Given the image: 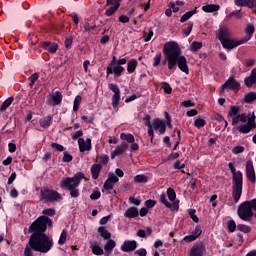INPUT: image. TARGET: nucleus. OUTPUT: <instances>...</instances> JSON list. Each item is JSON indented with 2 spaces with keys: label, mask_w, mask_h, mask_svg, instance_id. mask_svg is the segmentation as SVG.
<instances>
[{
  "label": "nucleus",
  "mask_w": 256,
  "mask_h": 256,
  "mask_svg": "<svg viewBox=\"0 0 256 256\" xmlns=\"http://www.w3.org/2000/svg\"><path fill=\"white\" fill-rule=\"evenodd\" d=\"M124 217H126V219H137V217H139V209L135 206L129 207L125 211Z\"/></svg>",
  "instance_id": "23"
},
{
  "label": "nucleus",
  "mask_w": 256,
  "mask_h": 256,
  "mask_svg": "<svg viewBox=\"0 0 256 256\" xmlns=\"http://www.w3.org/2000/svg\"><path fill=\"white\" fill-rule=\"evenodd\" d=\"M138 62L136 59L132 58L127 62V72L131 75V73H135L137 69Z\"/></svg>",
  "instance_id": "30"
},
{
  "label": "nucleus",
  "mask_w": 256,
  "mask_h": 256,
  "mask_svg": "<svg viewBox=\"0 0 256 256\" xmlns=\"http://www.w3.org/2000/svg\"><path fill=\"white\" fill-rule=\"evenodd\" d=\"M118 61L119 60H117V56L112 57V60L110 61V63L108 64V66L106 68V77H109V75L115 74V72H113V70L115 69V67H117Z\"/></svg>",
  "instance_id": "25"
},
{
  "label": "nucleus",
  "mask_w": 256,
  "mask_h": 256,
  "mask_svg": "<svg viewBox=\"0 0 256 256\" xmlns=\"http://www.w3.org/2000/svg\"><path fill=\"white\" fill-rule=\"evenodd\" d=\"M65 241H67V230L64 229L60 234L58 244L65 245Z\"/></svg>",
  "instance_id": "50"
},
{
  "label": "nucleus",
  "mask_w": 256,
  "mask_h": 256,
  "mask_svg": "<svg viewBox=\"0 0 256 256\" xmlns=\"http://www.w3.org/2000/svg\"><path fill=\"white\" fill-rule=\"evenodd\" d=\"M38 79H39V73L37 72H35L28 78V81L30 82L29 87H31V89H33V85H35Z\"/></svg>",
  "instance_id": "46"
},
{
  "label": "nucleus",
  "mask_w": 256,
  "mask_h": 256,
  "mask_svg": "<svg viewBox=\"0 0 256 256\" xmlns=\"http://www.w3.org/2000/svg\"><path fill=\"white\" fill-rule=\"evenodd\" d=\"M159 202L162 203V205L166 206L167 209H170L171 211L179 210V204H172L171 202H169V200H167V194H165V192H163L160 195Z\"/></svg>",
  "instance_id": "20"
},
{
  "label": "nucleus",
  "mask_w": 256,
  "mask_h": 256,
  "mask_svg": "<svg viewBox=\"0 0 256 256\" xmlns=\"http://www.w3.org/2000/svg\"><path fill=\"white\" fill-rule=\"evenodd\" d=\"M47 101L52 107H57L63 103V94L60 91H56L52 96H47Z\"/></svg>",
  "instance_id": "14"
},
{
  "label": "nucleus",
  "mask_w": 256,
  "mask_h": 256,
  "mask_svg": "<svg viewBox=\"0 0 256 256\" xmlns=\"http://www.w3.org/2000/svg\"><path fill=\"white\" fill-rule=\"evenodd\" d=\"M221 89L222 93L225 91V89H228L229 91H239V89H241V84L237 82L235 78L230 77L226 83L222 84Z\"/></svg>",
  "instance_id": "12"
},
{
  "label": "nucleus",
  "mask_w": 256,
  "mask_h": 256,
  "mask_svg": "<svg viewBox=\"0 0 256 256\" xmlns=\"http://www.w3.org/2000/svg\"><path fill=\"white\" fill-rule=\"evenodd\" d=\"M53 124V116L48 115L39 120V125L42 127V129H47L48 127H51Z\"/></svg>",
  "instance_id": "26"
},
{
  "label": "nucleus",
  "mask_w": 256,
  "mask_h": 256,
  "mask_svg": "<svg viewBox=\"0 0 256 256\" xmlns=\"http://www.w3.org/2000/svg\"><path fill=\"white\" fill-rule=\"evenodd\" d=\"M219 9H221V7L217 4H207L202 7V11H204V13H215L219 11Z\"/></svg>",
  "instance_id": "29"
},
{
  "label": "nucleus",
  "mask_w": 256,
  "mask_h": 256,
  "mask_svg": "<svg viewBox=\"0 0 256 256\" xmlns=\"http://www.w3.org/2000/svg\"><path fill=\"white\" fill-rule=\"evenodd\" d=\"M97 233L104 239V241L111 239V232H109L105 226L98 227Z\"/></svg>",
  "instance_id": "27"
},
{
  "label": "nucleus",
  "mask_w": 256,
  "mask_h": 256,
  "mask_svg": "<svg viewBox=\"0 0 256 256\" xmlns=\"http://www.w3.org/2000/svg\"><path fill=\"white\" fill-rule=\"evenodd\" d=\"M226 225H227L228 233H235L237 229V223L235 222V220H229Z\"/></svg>",
  "instance_id": "41"
},
{
  "label": "nucleus",
  "mask_w": 256,
  "mask_h": 256,
  "mask_svg": "<svg viewBox=\"0 0 256 256\" xmlns=\"http://www.w3.org/2000/svg\"><path fill=\"white\" fill-rule=\"evenodd\" d=\"M255 83H256V81L254 80V78H251V76L244 78V84L248 88L253 87V85H255Z\"/></svg>",
  "instance_id": "53"
},
{
  "label": "nucleus",
  "mask_w": 256,
  "mask_h": 256,
  "mask_svg": "<svg viewBox=\"0 0 256 256\" xmlns=\"http://www.w3.org/2000/svg\"><path fill=\"white\" fill-rule=\"evenodd\" d=\"M195 213H197V210L188 209V215H189L190 219H192V221H194V223H199V217H197V215H195Z\"/></svg>",
  "instance_id": "49"
},
{
  "label": "nucleus",
  "mask_w": 256,
  "mask_h": 256,
  "mask_svg": "<svg viewBox=\"0 0 256 256\" xmlns=\"http://www.w3.org/2000/svg\"><path fill=\"white\" fill-rule=\"evenodd\" d=\"M48 227H53V220L47 216L38 217L29 227V233H45Z\"/></svg>",
  "instance_id": "6"
},
{
  "label": "nucleus",
  "mask_w": 256,
  "mask_h": 256,
  "mask_svg": "<svg viewBox=\"0 0 256 256\" xmlns=\"http://www.w3.org/2000/svg\"><path fill=\"white\" fill-rule=\"evenodd\" d=\"M253 101H256V92L253 91L246 93L242 99V103H253Z\"/></svg>",
  "instance_id": "31"
},
{
  "label": "nucleus",
  "mask_w": 256,
  "mask_h": 256,
  "mask_svg": "<svg viewBox=\"0 0 256 256\" xmlns=\"http://www.w3.org/2000/svg\"><path fill=\"white\" fill-rule=\"evenodd\" d=\"M162 89L166 95L173 93V88H171V85L167 82H162Z\"/></svg>",
  "instance_id": "47"
},
{
  "label": "nucleus",
  "mask_w": 256,
  "mask_h": 256,
  "mask_svg": "<svg viewBox=\"0 0 256 256\" xmlns=\"http://www.w3.org/2000/svg\"><path fill=\"white\" fill-rule=\"evenodd\" d=\"M41 201L43 203H59V201L63 200V196L61 193L53 190L47 186H44L40 191Z\"/></svg>",
  "instance_id": "7"
},
{
  "label": "nucleus",
  "mask_w": 256,
  "mask_h": 256,
  "mask_svg": "<svg viewBox=\"0 0 256 256\" xmlns=\"http://www.w3.org/2000/svg\"><path fill=\"white\" fill-rule=\"evenodd\" d=\"M229 37H231V32H229L227 28H220L216 31V39H218L220 43H223Z\"/></svg>",
  "instance_id": "22"
},
{
  "label": "nucleus",
  "mask_w": 256,
  "mask_h": 256,
  "mask_svg": "<svg viewBox=\"0 0 256 256\" xmlns=\"http://www.w3.org/2000/svg\"><path fill=\"white\" fill-rule=\"evenodd\" d=\"M191 31H193V22H189L187 27L183 29V35L189 37V35H191Z\"/></svg>",
  "instance_id": "54"
},
{
  "label": "nucleus",
  "mask_w": 256,
  "mask_h": 256,
  "mask_svg": "<svg viewBox=\"0 0 256 256\" xmlns=\"http://www.w3.org/2000/svg\"><path fill=\"white\" fill-rule=\"evenodd\" d=\"M127 64V58H121L118 60L116 67H114L113 72H114V77L117 79L125 73V68L123 65Z\"/></svg>",
  "instance_id": "18"
},
{
  "label": "nucleus",
  "mask_w": 256,
  "mask_h": 256,
  "mask_svg": "<svg viewBox=\"0 0 256 256\" xmlns=\"http://www.w3.org/2000/svg\"><path fill=\"white\" fill-rule=\"evenodd\" d=\"M251 0H234L236 7H250Z\"/></svg>",
  "instance_id": "45"
},
{
  "label": "nucleus",
  "mask_w": 256,
  "mask_h": 256,
  "mask_svg": "<svg viewBox=\"0 0 256 256\" xmlns=\"http://www.w3.org/2000/svg\"><path fill=\"white\" fill-rule=\"evenodd\" d=\"M237 229L241 231V233H251V226L245 224H238Z\"/></svg>",
  "instance_id": "48"
},
{
  "label": "nucleus",
  "mask_w": 256,
  "mask_h": 256,
  "mask_svg": "<svg viewBox=\"0 0 256 256\" xmlns=\"http://www.w3.org/2000/svg\"><path fill=\"white\" fill-rule=\"evenodd\" d=\"M245 33L247 36L243 37L242 41H245V39H247V43V41H250L251 37H253V33H255V26L253 24H248L245 28Z\"/></svg>",
  "instance_id": "28"
},
{
  "label": "nucleus",
  "mask_w": 256,
  "mask_h": 256,
  "mask_svg": "<svg viewBox=\"0 0 256 256\" xmlns=\"http://www.w3.org/2000/svg\"><path fill=\"white\" fill-rule=\"evenodd\" d=\"M166 193L169 201H175L177 199V193L175 192V189L169 187Z\"/></svg>",
  "instance_id": "44"
},
{
  "label": "nucleus",
  "mask_w": 256,
  "mask_h": 256,
  "mask_svg": "<svg viewBox=\"0 0 256 256\" xmlns=\"http://www.w3.org/2000/svg\"><path fill=\"white\" fill-rule=\"evenodd\" d=\"M90 171H91L92 179L97 180L99 179V174L101 173V171H103V165L99 163H94L91 166Z\"/></svg>",
  "instance_id": "24"
},
{
  "label": "nucleus",
  "mask_w": 256,
  "mask_h": 256,
  "mask_svg": "<svg viewBox=\"0 0 256 256\" xmlns=\"http://www.w3.org/2000/svg\"><path fill=\"white\" fill-rule=\"evenodd\" d=\"M237 215L242 221L247 223L256 218V199L246 200L238 205Z\"/></svg>",
  "instance_id": "5"
},
{
  "label": "nucleus",
  "mask_w": 256,
  "mask_h": 256,
  "mask_svg": "<svg viewBox=\"0 0 256 256\" xmlns=\"http://www.w3.org/2000/svg\"><path fill=\"white\" fill-rule=\"evenodd\" d=\"M56 213L55 208H47L42 211V217H55Z\"/></svg>",
  "instance_id": "40"
},
{
  "label": "nucleus",
  "mask_w": 256,
  "mask_h": 256,
  "mask_svg": "<svg viewBox=\"0 0 256 256\" xmlns=\"http://www.w3.org/2000/svg\"><path fill=\"white\" fill-rule=\"evenodd\" d=\"M239 117H240V122L241 123H249V118L251 116V113H249V115H246L245 113H242V114H238Z\"/></svg>",
  "instance_id": "63"
},
{
  "label": "nucleus",
  "mask_w": 256,
  "mask_h": 256,
  "mask_svg": "<svg viewBox=\"0 0 256 256\" xmlns=\"http://www.w3.org/2000/svg\"><path fill=\"white\" fill-rule=\"evenodd\" d=\"M205 125H207V121L201 117H197L194 121V127H196V129H202Z\"/></svg>",
  "instance_id": "39"
},
{
  "label": "nucleus",
  "mask_w": 256,
  "mask_h": 256,
  "mask_svg": "<svg viewBox=\"0 0 256 256\" xmlns=\"http://www.w3.org/2000/svg\"><path fill=\"white\" fill-rule=\"evenodd\" d=\"M255 119V114H252V117H250L246 124H241L240 126L236 127L237 131H239V133H243L244 135L251 133L253 129H256Z\"/></svg>",
  "instance_id": "10"
},
{
  "label": "nucleus",
  "mask_w": 256,
  "mask_h": 256,
  "mask_svg": "<svg viewBox=\"0 0 256 256\" xmlns=\"http://www.w3.org/2000/svg\"><path fill=\"white\" fill-rule=\"evenodd\" d=\"M83 179H85V174L83 172H77L73 175V177L62 178L60 187L65 191H69L70 197L77 199V197L80 195L79 189H77V187L81 185V181H83Z\"/></svg>",
  "instance_id": "3"
},
{
  "label": "nucleus",
  "mask_w": 256,
  "mask_h": 256,
  "mask_svg": "<svg viewBox=\"0 0 256 256\" xmlns=\"http://www.w3.org/2000/svg\"><path fill=\"white\" fill-rule=\"evenodd\" d=\"M82 101H83V97L81 95H77L74 98V101H73V111L75 113H77V111H79V107H81V102Z\"/></svg>",
  "instance_id": "36"
},
{
  "label": "nucleus",
  "mask_w": 256,
  "mask_h": 256,
  "mask_svg": "<svg viewBox=\"0 0 256 256\" xmlns=\"http://www.w3.org/2000/svg\"><path fill=\"white\" fill-rule=\"evenodd\" d=\"M201 47H203L202 42L193 41L190 45V51H192V53H195V52L199 51V49H201Z\"/></svg>",
  "instance_id": "43"
},
{
  "label": "nucleus",
  "mask_w": 256,
  "mask_h": 256,
  "mask_svg": "<svg viewBox=\"0 0 256 256\" xmlns=\"http://www.w3.org/2000/svg\"><path fill=\"white\" fill-rule=\"evenodd\" d=\"M63 158L62 161L63 163H71V161H73V156L71 154H68L66 151L63 152Z\"/></svg>",
  "instance_id": "59"
},
{
  "label": "nucleus",
  "mask_w": 256,
  "mask_h": 256,
  "mask_svg": "<svg viewBox=\"0 0 256 256\" xmlns=\"http://www.w3.org/2000/svg\"><path fill=\"white\" fill-rule=\"evenodd\" d=\"M152 128L154 131H159L160 135H165V131H167V125L160 118L153 119Z\"/></svg>",
  "instance_id": "17"
},
{
  "label": "nucleus",
  "mask_w": 256,
  "mask_h": 256,
  "mask_svg": "<svg viewBox=\"0 0 256 256\" xmlns=\"http://www.w3.org/2000/svg\"><path fill=\"white\" fill-rule=\"evenodd\" d=\"M15 101V98L13 96L8 97L1 105L0 111H6V109H9L11 107V104Z\"/></svg>",
  "instance_id": "35"
},
{
  "label": "nucleus",
  "mask_w": 256,
  "mask_h": 256,
  "mask_svg": "<svg viewBox=\"0 0 256 256\" xmlns=\"http://www.w3.org/2000/svg\"><path fill=\"white\" fill-rule=\"evenodd\" d=\"M161 53H158L155 55L154 57V61H153V67H159V65H161Z\"/></svg>",
  "instance_id": "60"
},
{
  "label": "nucleus",
  "mask_w": 256,
  "mask_h": 256,
  "mask_svg": "<svg viewBox=\"0 0 256 256\" xmlns=\"http://www.w3.org/2000/svg\"><path fill=\"white\" fill-rule=\"evenodd\" d=\"M114 186H115V184L111 180L107 179L104 182L103 189L105 191H111V189H113Z\"/></svg>",
  "instance_id": "55"
},
{
  "label": "nucleus",
  "mask_w": 256,
  "mask_h": 256,
  "mask_svg": "<svg viewBox=\"0 0 256 256\" xmlns=\"http://www.w3.org/2000/svg\"><path fill=\"white\" fill-rule=\"evenodd\" d=\"M120 139L121 141H127V143H133L135 141V136H133V134L121 133Z\"/></svg>",
  "instance_id": "37"
},
{
  "label": "nucleus",
  "mask_w": 256,
  "mask_h": 256,
  "mask_svg": "<svg viewBox=\"0 0 256 256\" xmlns=\"http://www.w3.org/2000/svg\"><path fill=\"white\" fill-rule=\"evenodd\" d=\"M239 115V107L238 106H231L228 112V117H235Z\"/></svg>",
  "instance_id": "51"
},
{
  "label": "nucleus",
  "mask_w": 256,
  "mask_h": 256,
  "mask_svg": "<svg viewBox=\"0 0 256 256\" xmlns=\"http://www.w3.org/2000/svg\"><path fill=\"white\" fill-rule=\"evenodd\" d=\"M228 168L232 173V199L234 203H239L243 195V172L237 171L233 162L228 163Z\"/></svg>",
  "instance_id": "4"
},
{
  "label": "nucleus",
  "mask_w": 256,
  "mask_h": 256,
  "mask_svg": "<svg viewBox=\"0 0 256 256\" xmlns=\"http://www.w3.org/2000/svg\"><path fill=\"white\" fill-rule=\"evenodd\" d=\"M205 251V244L203 242H197L191 247L189 256H203Z\"/></svg>",
  "instance_id": "15"
},
{
  "label": "nucleus",
  "mask_w": 256,
  "mask_h": 256,
  "mask_svg": "<svg viewBox=\"0 0 256 256\" xmlns=\"http://www.w3.org/2000/svg\"><path fill=\"white\" fill-rule=\"evenodd\" d=\"M173 168L177 170L185 169V163L181 164V160H176L173 164Z\"/></svg>",
  "instance_id": "64"
},
{
  "label": "nucleus",
  "mask_w": 256,
  "mask_h": 256,
  "mask_svg": "<svg viewBox=\"0 0 256 256\" xmlns=\"http://www.w3.org/2000/svg\"><path fill=\"white\" fill-rule=\"evenodd\" d=\"M148 181H149V178L144 174H138L134 177L135 183H147Z\"/></svg>",
  "instance_id": "42"
},
{
  "label": "nucleus",
  "mask_w": 256,
  "mask_h": 256,
  "mask_svg": "<svg viewBox=\"0 0 256 256\" xmlns=\"http://www.w3.org/2000/svg\"><path fill=\"white\" fill-rule=\"evenodd\" d=\"M64 46H65V49L67 51L72 49V47H73V38H69V37L65 38Z\"/></svg>",
  "instance_id": "57"
},
{
  "label": "nucleus",
  "mask_w": 256,
  "mask_h": 256,
  "mask_svg": "<svg viewBox=\"0 0 256 256\" xmlns=\"http://www.w3.org/2000/svg\"><path fill=\"white\" fill-rule=\"evenodd\" d=\"M96 163L107 165V163H109V156L107 154H101L96 157Z\"/></svg>",
  "instance_id": "38"
},
{
  "label": "nucleus",
  "mask_w": 256,
  "mask_h": 256,
  "mask_svg": "<svg viewBox=\"0 0 256 256\" xmlns=\"http://www.w3.org/2000/svg\"><path fill=\"white\" fill-rule=\"evenodd\" d=\"M78 147L80 153H85V151H91V138H87L86 141L83 138L78 139Z\"/></svg>",
  "instance_id": "21"
},
{
  "label": "nucleus",
  "mask_w": 256,
  "mask_h": 256,
  "mask_svg": "<svg viewBox=\"0 0 256 256\" xmlns=\"http://www.w3.org/2000/svg\"><path fill=\"white\" fill-rule=\"evenodd\" d=\"M243 43H247V39L245 40H237L231 39L230 37L221 43L223 49H227L228 51H232L235 47H239V45H243Z\"/></svg>",
  "instance_id": "11"
},
{
  "label": "nucleus",
  "mask_w": 256,
  "mask_h": 256,
  "mask_svg": "<svg viewBox=\"0 0 256 256\" xmlns=\"http://www.w3.org/2000/svg\"><path fill=\"white\" fill-rule=\"evenodd\" d=\"M196 13H197V8L186 12L184 15L181 16L180 23H185V21H189V19L192 18L193 15H195Z\"/></svg>",
  "instance_id": "33"
},
{
  "label": "nucleus",
  "mask_w": 256,
  "mask_h": 256,
  "mask_svg": "<svg viewBox=\"0 0 256 256\" xmlns=\"http://www.w3.org/2000/svg\"><path fill=\"white\" fill-rule=\"evenodd\" d=\"M92 253L94 254V255H103V248H101V246H99V245H94L93 247H92Z\"/></svg>",
  "instance_id": "58"
},
{
  "label": "nucleus",
  "mask_w": 256,
  "mask_h": 256,
  "mask_svg": "<svg viewBox=\"0 0 256 256\" xmlns=\"http://www.w3.org/2000/svg\"><path fill=\"white\" fill-rule=\"evenodd\" d=\"M53 238L45 233H32L24 249V256H35L33 251L38 253H49L53 249Z\"/></svg>",
  "instance_id": "2"
},
{
  "label": "nucleus",
  "mask_w": 256,
  "mask_h": 256,
  "mask_svg": "<svg viewBox=\"0 0 256 256\" xmlns=\"http://www.w3.org/2000/svg\"><path fill=\"white\" fill-rule=\"evenodd\" d=\"M246 177L250 183L255 185L256 183V176H255V168L253 167V161L248 160L246 162Z\"/></svg>",
  "instance_id": "16"
},
{
  "label": "nucleus",
  "mask_w": 256,
  "mask_h": 256,
  "mask_svg": "<svg viewBox=\"0 0 256 256\" xmlns=\"http://www.w3.org/2000/svg\"><path fill=\"white\" fill-rule=\"evenodd\" d=\"M121 251L124 253H131L137 249V241L135 240H125L120 247Z\"/></svg>",
  "instance_id": "19"
},
{
  "label": "nucleus",
  "mask_w": 256,
  "mask_h": 256,
  "mask_svg": "<svg viewBox=\"0 0 256 256\" xmlns=\"http://www.w3.org/2000/svg\"><path fill=\"white\" fill-rule=\"evenodd\" d=\"M95 29H97V25H95V24L92 26H91V24H89V22H86L84 24L85 33H91V31H95Z\"/></svg>",
  "instance_id": "56"
},
{
  "label": "nucleus",
  "mask_w": 256,
  "mask_h": 256,
  "mask_svg": "<svg viewBox=\"0 0 256 256\" xmlns=\"http://www.w3.org/2000/svg\"><path fill=\"white\" fill-rule=\"evenodd\" d=\"M122 1L123 0H106V7L109 8L106 9L104 13L105 17H113V15L119 11Z\"/></svg>",
  "instance_id": "9"
},
{
  "label": "nucleus",
  "mask_w": 256,
  "mask_h": 256,
  "mask_svg": "<svg viewBox=\"0 0 256 256\" xmlns=\"http://www.w3.org/2000/svg\"><path fill=\"white\" fill-rule=\"evenodd\" d=\"M143 121H144V125H145L146 127H148V129L151 128V127H153V123H151V115L147 114V115L145 116V118L143 119Z\"/></svg>",
  "instance_id": "62"
},
{
  "label": "nucleus",
  "mask_w": 256,
  "mask_h": 256,
  "mask_svg": "<svg viewBox=\"0 0 256 256\" xmlns=\"http://www.w3.org/2000/svg\"><path fill=\"white\" fill-rule=\"evenodd\" d=\"M128 149H129V144L123 142L122 144L117 145L114 151L118 155H123V153H125Z\"/></svg>",
  "instance_id": "34"
},
{
  "label": "nucleus",
  "mask_w": 256,
  "mask_h": 256,
  "mask_svg": "<svg viewBox=\"0 0 256 256\" xmlns=\"http://www.w3.org/2000/svg\"><path fill=\"white\" fill-rule=\"evenodd\" d=\"M165 60L163 65H167L169 71H175L178 67L182 73L189 75V66L187 65V58L181 55V48L175 41L166 42L163 47Z\"/></svg>",
  "instance_id": "1"
},
{
  "label": "nucleus",
  "mask_w": 256,
  "mask_h": 256,
  "mask_svg": "<svg viewBox=\"0 0 256 256\" xmlns=\"http://www.w3.org/2000/svg\"><path fill=\"white\" fill-rule=\"evenodd\" d=\"M39 47H41V49H44V51H48V53H50L51 55L57 53L59 49V45L51 41H42L40 42Z\"/></svg>",
  "instance_id": "13"
},
{
  "label": "nucleus",
  "mask_w": 256,
  "mask_h": 256,
  "mask_svg": "<svg viewBox=\"0 0 256 256\" xmlns=\"http://www.w3.org/2000/svg\"><path fill=\"white\" fill-rule=\"evenodd\" d=\"M114 247H117V242L110 238L104 246V251H106V253H112Z\"/></svg>",
  "instance_id": "32"
},
{
  "label": "nucleus",
  "mask_w": 256,
  "mask_h": 256,
  "mask_svg": "<svg viewBox=\"0 0 256 256\" xmlns=\"http://www.w3.org/2000/svg\"><path fill=\"white\" fill-rule=\"evenodd\" d=\"M51 147L52 149H54V151H60V152L65 151V147L59 143H52Z\"/></svg>",
  "instance_id": "61"
},
{
  "label": "nucleus",
  "mask_w": 256,
  "mask_h": 256,
  "mask_svg": "<svg viewBox=\"0 0 256 256\" xmlns=\"http://www.w3.org/2000/svg\"><path fill=\"white\" fill-rule=\"evenodd\" d=\"M108 89L114 93V95L111 98L112 107L113 109L118 111L119 103H121V89L119 88V85L113 83L108 84Z\"/></svg>",
  "instance_id": "8"
},
{
  "label": "nucleus",
  "mask_w": 256,
  "mask_h": 256,
  "mask_svg": "<svg viewBox=\"0 0 256 256\" xmlns=\"http://www.w3.org/2000/svg\"><path fill=\"white\" fill-rule=\"evenodd\" d=\"M201 233H203V230L199 225H197L195 229L191 232V235L193 237H196V239H199V237H201Z\"/></svg>",
  "instance_id": "52"
}]
</instances>
